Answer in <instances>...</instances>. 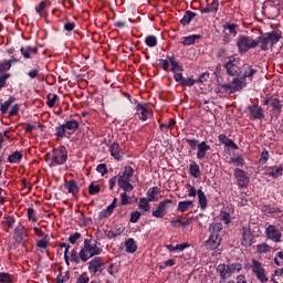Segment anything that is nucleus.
Masks as SVG:
<instances>
[{"instance_id": "5", "label": "nucleus", "mask_w": 283, "mask_h": 283, "mask_svg": "<svg viewBox=\"0 0 283 283\" xmlns=\"http://www.w3.org/2000/svg\"><path fill=\"white\" fill-rule=\"evenodd\" d=\"M259 44H260V41L254 40L253 38L248 35H239L237 39V48L240 54H247L249 50H253L254 48H258Z\"/></svg>"}, {"instance_id": "46", "label": "nucleus", "mask_w": 283, "mask_h": 283, "mask_svg": "<svg viewBox=\"0 0 283 283\" xmlns=\"http://www.w3.org/2000/svg\"><path fill=\"white\" fill-rule=\"evenodd\" d=\"M120 205L123 207H125L127 205H132V197H129L127 192L120 193Z\"/></svg>"}, {"instance_id": "41", "label": "nucleus", "mask_w": 283, "mask_h": 283, "mask_svg": "<svg viewBox=\"0 0 283 283\" xmlns=\"http://www.w3.org/2000/svg\"><path fill=\"white\" fill-rule=\"evenodd\" d=\"M145 44L148 48H156V45H158V38H156V35H148L145 39Z\"/></svg>"}, {"instance_id": "38", "label": "nucleus", "mask_w": 283, "mask_h": 283, "mask_svg": "<svg viewBox=\"0 0 283 283\" xmlns=\"http://www.w3.org/2000/svg\"><path fill=\"white\" fill-rule=\"evenodd\" d=\"M189 171L192 178H200V175H201L200 166H198L195 161L190 164Z\"/></svg>"}, {"instance_id": "6", "label": "nucleus", "mask_w": 283, "mask_h": 283, "mask_svg": "<svg viewBox=\"0 0 283 283\" xmlns=\"http://www.w3.org/2000/svg\"><path fill=\"white\" fill-rule=\"evenodd\" d=\"M77 129L78 122H76L75 119H70L65 124H62L55 128V135L57 138H65V136L74 134Z\"/></svg>"}, {"instance_id": "20", "label": "nucleus", "mask_w": 283, "mask_h": 283, "mask_svg": "<svg viewBox=\"0 0 283 283\" xmlns=\"http://www.w3.org/2000/svg\"><path fill=\"white\" fill-rule=\"evenodd\" d=\"M283 174L282 166H272L265 169V176H270V178H280Z\"/></svg>"}, {"instance_id": "12", "label": "nucleus", "mask_w": 283, "mask_h": 283, "mask_svg": "<svg viewBox=\"0 0 283 283\" xmlns=\"http://www.w3.org/2000/svg\"><path fill=\"white\" fill-rule=\"evenodd\" d=\"M171 199H164L157 206V209L153 211L154 218H163L165 213H167V209H169V205H171Z\"/></svg>"}, {"instance_id": "30", "label": "nucleus", "mask_w": 283, "mask_h": 283, "mask_svg": "<svg viewBox=\"0 0 283 283\" xmlns=\"http://www.w3.org/2000/svg\"><path fill=\"white\" fill-rule=\"evenodd\" d=\"M196 19V12L193 11H186L184 18L180 20L181 25H189L191 21Z\"/></svg>"}, {"instance_id": "2", "label": "nucleus", "mask_w": 283, "mask_h": 283, "mask_svg": "<svg viewBox=\"0 0 283 283\" xmlns=\"http://www.w3.org/2000/svg\"><path fill=\"white\" fill-rule=\"evenodd\" d=\"M101 253H103V249L98 247L97 240L85 239L84 245L80 250L78 255L82 262H87V260H91V258L96 255H101Z\"/></svg>"}, {"instance_id": "39", "label": "nucleus", "mask_w": 283, "mask_h": 283, "mask_svg": "<svg viewBox=\"0 0 283 283\" xmlns=\"http://www.w3.org/2000/svg\"><path fill=\"white\" fill-rule=\"evenodd\" d=\"M258 41L259 43H261V50H263V52H266V50H269V45H271V42L266 33L263 36H259Z\"/></svg>"}, {"instance_id": "48", "label": "nucleus", "mask_w": 283, "mask_h": 283, "mask_svg": "<svg viewBox=\"0 0 283 283\" xmlns=\"http://www.w3.org/2000/svg\"><path fill=\"white\" fill-rule=\"evenodd\" d=\"M156 191H158V187L149 188L147 191V196H148L147 200H149L150 202H157L158 199L154 197V193H156Z\"/></svg>"}, {"instance_id": "42", "label": "nucleus", "mask_w": 283, "mask_h": 283, "mask_svg": "<svg viewBox=\"0 0 283 283\" xmlns=\"http://www.w3.org/2000/svg\"><path fill=\"white\" fill-rule=\"evenodd\" d=\"M14 282V276L10 273L0 272V283H11Z\"/></svg>"}, {"instance_id": "37", "label": "nucleus", "mask_w": 283, "mask_h": 283, "mask_svg": "<svg viewBox=\"0 0 283 283\" xmlns=\"http://www.w3.org/2000/svg\"><path fill=\"white\" fill-rule=\"evenodd\" d=\"M198 39H202L200 34L188 35L184 38L182 45H193Z\"/></svg>"}, {"instance_id": "19", "label": "nucleus", "mask_w": 283, "mask_h": 283, "mask_svg": "<svg viewBox=\"0 0 283 283\" xmlns=\"http://www.w3.org/2000/svg\"><path fill=\"white\" fill-rule=\"evenodd\" d=\"M198 196V202H199V209L201 211H207V207L209 205V200L207 199V195H205V191L202 189L197 190Z\"/></svg>"}, {"instance_id": "22", "label": "nucleus", "mask_w": 283, "mask_h": 283, "mask_svg": "<svg viewBox=\"0 0 283 283\" xmlns=\"http://www.w3.org/2000/svg\"><path fill=\"white\" fill-rule=\"evenodd\" d=\"M265 34L270 41V45H275L276 43L280 42V39H282V31H280V30H274V31L268 32Z\"/></svg>"}, {"instance_id": "9", "label": "nucleus", "mask_w": 283, "mask_h": 283, "mask_svg": "<svg viewBox=\"0 0 283 283\" xmlns=\"http://www.w3.org/2000/svg\"><path fill=\"white\" fill-rule=\"evenodd\" d=\"M234 178L239 189H247V187H249V182H251L249 174L240 168L234 169Z\"/></svg>"}, {"instance_id": "61", "label": "nucleus", "mask_w": 283, "mask_h": 283, "mask_svg": "<svg viewBox=\"0 0 283 283\" xmlns=\"http://www.w3.org/2000/svg\"><path fill=\"white\" fill-rule=\"evenodd\" d=\"M196 81L197 83H207L209 81V72L201 73Z\"/></svg>"}, {"instance_id": "45", "label": "nucleus", "mask_w": 283, "mask_h": 283, "mask_svg": "<svg viewBox=\"0 0 283 283\" xmlns=\"http://www.w3.org/2000/svg\"><path fill=\"white\" fill-rule=\"evenodd\" d=\"M223 30H229L230 34H238V24H233V23H229V22H226L223 25H222Z\"/></svg>"}, {"instance_id": "15", "label": "nucleus", "mask_w": 283, "mask_h": 283, "mask_svg": "<svg viewBox=\"0 0 283 283\" xmlns=\"http://www.w3.org/2000/svg\"><path fill=\"white\" fill-rule=\"evenodd\" d=\"M88 271L91 273H101L103 271V259L101 256H95L88 262Z\"/></svg>"}, {"instance_id": "55", "label": "nucleus", "mask_w": 283, "mask_h": 283, "mask_svg": "<svg viewBox=\"0 0 283 283\" xmlns=\"http://www.w3.org/2000/svg\"><path fill=\"white\" fill-rule=\"evenodd\" d=\"M81 238H82L81 232H75L69 237V242L70 244H76V242H78Z\"/></svg>"}, {"instance_id": "60", "label": "nucleus", "mask_w": 283, "mask_h": 283, "mask_svg": "<svg viewBox=\"0 0 283 283\" xmlns=\"http://www.w3.org/2000/svg\"><path fill=\"white\" fill-rule=\"evenodd\" d=\"M189 243L177 244L175 245V253H181V251H185V249H189Z\"/></svg>"}, {"instance_id": "54", "label": "nucleus", "mask_w": 283, "mask_h": 283, "mask_svg": "<svg viewBox=\"0 0 283 283\" xmlns=\"http://www.w3.org/2000/svg\"><path fill=\"white\" fill-rule=\"evenodd\" d=\"M208 8H210V12H212V14H218V10L220 8V1L213 0L211 4L208 6Z\"/></svg>"}, {"instance_id": "10", "label": "nucleus", "mask_w": 283, "mask_h": 283, "mask_svg": "<svg viewBox=\"0 0 283 283\" xmlns=\"http://www.w3.org/2000/svg\"><path fill=\"white\" fill-rule=\"evenodd\" d=\"M265 235H266L268 240H271L272 242H275L276 244L282 242V232L274 224H270L265 229Z\"/></svg>"}, {"instance_id": "17", "label": "nucleus", "mask_w": 283, "mask_h": 283, "mask_svg": "<svg viewBox=\"0 0 283 283\" xmlns=\"http://www.w3.org/2000/svg\"><path fill=\"white\" fill-rule=\"evenodd\" d=\"M111 156H114L116 160H120L123 156H125V151L123 150V147H120V144L113 143L109 146Z\"/></svg>"}, {"instance_id": "24", "label": "nucleus", "mask_w": 283, "mask_h": 283, "mask_svg": "<svg viewBox=\"0 0 283 283\" xmlns=\"http://www.w3.org/2000/svg\"><path fill=\"white\" fill-rule=\"evenodd\" d=\"M20 52L24 59H32V54H39V46L21 48Z\"/></svg>"}, {"instance_id": "58", "label": "nucleus", "mask_w": 283, "mask_h": 283, "mask_svg": "<svg viewBox=\"0 0 283 283\" xmlns=\"http://www.w3.org/2000/svg\"><path fill=\"white\" fill-rule=\"evenodd\" d=\"M140 216H142L140 211H133L130 213V222L135 224L136 222H138V220H140Z\"/></svg>"}, {"instance_id": "51", "label": "nucleus", "mask_w": 283, "mask_h": 283, "mask_svg": "<svg viewBox=\"0 0 283 283\" xmlns=\"http://www.w3.org/2000/svg\"><path fill=\"white\" fill-rule=\"evenodd\" d=\"M12 67V60L11 61H6V62H0V74H3V72H8Z\"/></svg>"}, {"instance_id": "32", "label": "nucleus", "mask_w": 283, "mask_h": 283, "mask_svg": "<svg viewBox=\"0 0 283 283\" xmlns=\"http://www.w3.org/2000/svg\"><path fill=\"white\" fill-rule=\"evenodd\" d=\"M14 101H17V97L10 96L8 101L0 105V112L2 114H8V109H10V106L12 105V103H14Z\"/></svg>"}, {"instance_id": "8", "label": "nucleus", "mask_w": 283, "mask_h": 283, "mask_svg": "<svg viewBox=\"0 0 283 283\" xmlns=\"http://www.w3.org/2000/svg\"><path fill=\"white\" fill-rule=\"evenodd\" d=\"M252 273L255 275L256 280L261 283L269 282V277H266V270L262 266L260 261L253 259L251 264Z\"/></svg>"}, {"instance_id": "52", "label": "nucleus", "mask_w": 283, "mask_h": 283, "mask_svg": "<svg viewBox=\"0 0 283 283\" xmlns=\"http://www.w3.org/2000/svg\"><path fill=\"white\" fill-rule=\"evenodd\" d=\"M99 191H101V186L94 185V182H92L88 186V193H90V196H96V193H99Z\"/></svg>"}, {"instance_id": "47", "label": "nucleus", "mask_w": 283, "mask_h": 283, "mask_svg": "<svg viewBox=\"0 0 283 283\" xmlns=\"http://www.w3.org/2000/svg\"><path fill=\"white\" fill-rule=\"evenodd\" d=\"M158 61H159L158 65L161 67V70H164V72H169V63H171L169 61V57H167L166 55V60L159 59Z\"/></svg>"}, {"instance_id": "7", "label": "nucleus", "mask_w": 283, "mask_h": 283, "mask_svg": "<svg viewBox=\"0 0 283 283\" xmlns=\"http://www.w3.org/2000/svg\"><path fill=\"white\" fill-rule=\"evenodd\" d=\"M240 62L235 59V56H228V61L223 64V67L228 74V76H240Z\"/></svg>"}, {"instance_id": "28", "label": "nucleus", "mask_w": 283, "mask_h": 283, "mask_svg": "<svg viewBox=\"0 0 283 283\" xmlns=\"http://www.w3.org/2000/svg\"><path fill=\"white\" fill-rule=\"evenodd\" d=\"M229 165H232L233 167H244V157H242V155H233L230 157Z\"/></svg>"}, {"instance_id": "11", "label": "nucleus", "mask_w": 283, "mask_h": 283, "mask_svg": "<svg viewBox=\"0 0 283 283\" xmlns=\"http://www.w3.org/2000/svg\"><path fill=\"white\" fill-rule=\"evenodd\" d=\"M248 112L251 120H264L265 118L264 109L255 104L248 105Z\"/></svg>"}, {"instance_id": "31", "label": "nucleus", "mask_w": 283, "mask_h": 283, "mask_svg": "<svg viewBox=\"0 0 283 283\" xmlns=\"http://www.w3.org/2000/svg\"><path fill=\"white\" fill-rule=\"evenodd\" d=\"M134 176V168L132 166H126L124 168L123 175L118 178V180H132Z\"/></svg>"}, {"instance_id": "18", "label": "nucleus", "mask_w": 283, "mask_h": 283, "mask_svg": "<svg viewBox=\"0 0 283 283\" xmlns=\"http://www.w3.org/2000/svg\"><path fill=\"white\" fill-rule=\"evenodd\" d=\"M258 74V69L252 67L249 64H244L243 65V75L241 77H243V81H253V76Z\"/></svg>"}, {"instance_id": "14", "label": "nucleus", "mask_w": 283, "mask_h": 283, "mask_svg": "<svg viewBox=\"0 0 283 283\" xmlns=\"http://www.w3.org/2000/svg\"><path fill=\"white\" fill-rule=\"evenodd\" d=\"M135 109L136 116H138L139 120H147V118L151 116V112L146 104L137 103Z\"/></svg>"}, {"instance_id": "26", "label": "nucleus", "mask_w": 283, "mask_h": 283, "mask_svg": "<svg viewBox=\"0 0 283 283\" xmlns=\"http://www.w3.org/2000/svg\"><path fill=\"white\" fill-rule=\"evenodd\" d=\"M189 209H193V200L178 202L177 211H179V213H185V211H189Z\"/></svg>"}, {"instance_id": "50", "label": "nucleus", "mask_w": 283, "mask_h": 283, "mask_svg": "<svg viewBox=\"0 0 283 283\" xmlns=\"http://www.w3.org/2000/svg\"><path fill=\"white\" fill-rule=\"evenodd\" d=\"M256 252L259 253H270L271 252V247L266 243H261L256 245Z\"/></svg>"}, {"instance_id": "21", "label": "nucleus", "mask_w": 283, "mask_h": 283, "mask_svg": "<svg viewBox=\"0 0 283 283\" xmlns=\"http://www.w3.org/2000/svg\"><path fill=\"white\" fill-rule=\"evenodd\" d=\"M232 85V94H235V92H240L243 87H247V81L243 80V77H234L231 82Z\"/></svg>"}, {"instance_id": "16", "label": "nucleus", "mask_w": 283, "mask_h": 283, "mask_svg": "<svg viewBox=\"0 0 283 283\" xmlns=\"http://www.w3.org/2000/svg\"><path fill=\"white\" fill-rule=\"evenodd\" d=\"M217 273L219 274L220 282H227L231 277V272L229 271V265L221 263L216 268Z\"/></svg>"}, {"instance_id": "44", "label": "nucleus", "mask_w": 283, "mask_h": 283, "mask_svg": "<svg viewBox=\"0 0 283 283\" xmlns=\"http://www.w3.org/2000/svg\"><path fill=\"white\" fill-rule=\"evenodd\" d=\"M69 259L71 262H74L75 264H81V256L76 252V250H72L69 252Z\"/></svg>"}, {"instance_id": "63", "label": "nucleus", "mask_w": 283, "mask_h": 283, "mask_svg": "<svg viewBox=\"0 0 283 283\" xmlns=\"http://www.w3.org/2000/svg\"><path fill=\"white\" fill-rule=\"evenodd\" d=\"M96 171L101 174V176H104L105 174H107V165L105 164L97 165Z\"/></svg>"}, {"instance_id": "27", "label": "nucleus", "mask_w": 283, "mask_h": 283, "mask_svg": "<svg viewBox=\"0 0 283 283\" xmlns=\"http://www.w3.org/2000/svg\"><path fill=\"white\" fill-rule=\"evenodd\" d=\"M125 248L126 253H136V251H138V244L136 243V240H134V238H129L126 240Z\"/></svg>"}, {"instance_id": "49", "label": "nucleus", "mask_w": 283, "mask_h": 283, "mask_svg": "<svg viewBox=\"0 0 283 283\" xmlns=\"http://www.w3.org/2000/svg\"><path fill=\"white\" fill-rule=\"evenodd\" d=\"M66 189H69V193H76V191H78V186L76 185V181L71 180L69 181V184L66 185Z\"/></svg>"}, {"instance_id": "56", "label": "nucleus", "mask_w": 283, "mask_h": 283, "mask_svg": "<svg viewBox=\"0 0 283 283\" xmlns=\"http://www.w3.org/2000/svg\"><path fill=\"white\" fill-rule=\"evenodd\" d=\"M41 72V69L36 66L35 69H32L31 71L28 72V76L30 78H39V73Z\"/></svg>"}, {"instance_id": "35", "label": "nucleus", "mask_w": 283, "mask_h": 283, "mask_svg": "<svg viewBox=\"0 0 283 283\" xmlns=\"http://www.w3.org/2000/svg\"><path fill=\"white\" fill-rule=\"evenodd\" d=\"M251 240H252L251 230L243 229V232H242V244H243V247H251Z\"/></svg>"}, {"instance_id": "29", "label": "nucleus", "mask_w": 283, "mask_h": 283, "mask_svg": "<svg viewBox=\"0 0 283 283\" xmlns=\"http://www.w3.org/2000/svg\"><path fill=\"white\" fill-rule=\"evenodd\" d=\"M14 235L19 238L22 242H25L28 240V230L23 226H19L14 229Z\"/></svg>"}, {"instance_id": "40", "label": "nucleus", "mask_w": 283, "mask_h": 283, "mask_svg": "<svg viewBox=\"0 0 283 283\" xmlns=\"http://www.w3.org/2000/svg\"><path fill=\"white\" fill-rule=\"evenodd\" d=\"M227 265L228 270L230 271V275H232L233 273H240V271H242L243 269L242 263H230Z\"/></svg>"}, {"instance_id": "25", "label": "nucleus", "mask_w": 283, "mask_h": 283, "mask_svg": "<svg viewBox=\"0 0 283 283\" xmlns=\"http://www.w3.org/2000/svg\"><path fill=\"white\" fill-rule=\"evenodd\" d=\"M271 107L274 116H280L282 114V102L277 97H272Z\"/></svg>"}, {"instance_id": "59", "label": "nucleus", "mask_w": 283, "mask_h": 283, "mask_svg": "<svg viewBox=\"0 0 283 283\" xmlns=\"http://www.w3.org/2000/svg\"><path fill=\"white\" fill-rule=\"evenodd\" d=\"M269 158H270L269 150L264 149L261 154V159H260L261 165H266Z\"/></svg>"}, {"instance_id": "64", "label": "nucleus", "mask_w": 283, "mask_h": 283, "mask_svg": "<svg viewBox=\"0 0 283 283\" xmlns=\"http://www.w3.org/2000/svg\"><path fill=\"white\" fill-rule=\"evenodd\" d=\"M76 283H90V276L82 274L76 279Z\"/></svg>"}, {"instance_id": "3", "label": "nucleus", "mask_w": 283, "mask_h": 283, "mask_svg": "<svg viewBox=\"0 0 283 283\" xmlns=\"http://www.w3.org/2000/svg\"><path fill=\"white\" fill-rule=\"evenodd\" d=\"M222 230V223L214 222L209 227V238L205 243L208 251H216L222 244V238H220V231Z\"/></svg>"}, {"instance_id": "43", "label": "nucleus", "mask_w": 283, "mask_h": 283, "mask_svg": "<svg viewBox=\"0 0 283 283\" xmlns=\"http://www.w3.org/2000/svg\"><path fill=\"white\" fill-rule=\"evenodd\" d=\"M56 101H59V95L49 93L46 96V105L48 107H54L56 105Z\"/></svg>"}, {"instance_id": "57", "label": "nucleus", "mask_w": 283, "mask_h": 283, "mask_svg": "<svg viewBox=\"0 0 283 283\" xmlns=\"http://www.w3.org/2000/svg\"><path fill=\"white\" fill-rule=\"evenodd\" d=\"M221 220H222V222H224V224H230L231 223V214L227 211H222Z\"/></svg>"}, {"instance_id": "33", "label": "nucleus", "mask_w": 283, "mask_h": 283, "mask_svg": "<svg viewBox=\"0 0 283 283\" xmlns=\"http://www.w3.org/2000/svg\"><path fill=\"white\" fill-rule=\"evenodd\" d=\"M21 158H23V153L15 150L13 154H11L8 157V161L13 165H17V164L21 163Z\"/></svg>"}, {"instance_id": "13", "label": "nucleus", "mask_w": 283, "mask_h": 283, "mask_svg": "<svg viewBox=\"0 0 283 283\" xmlns=\"http://www.w3.org/2000/svg\"><path fill=\"white\" fill-rule=\"evenodd\" d=\"M195 220H198V217H190L188 219H185L182 217H177L176 219H172L170 221L171 227H175L177 229H180V227H189V224H192Z\"/></svg>"}, {"instance_id": "23", "label": "nucleus", "mask_w": 283, "mask_h": 283, "mask_svg": "<svg viewBox=\"0 0 283 283\" xmlns=\"http://www.w3.org/2000/svg\"><path fill=\"white\" fill-rule=\"evenodd\" d=\"M197 158L199 160H202V158H205V156H207V153L209 151V149H211V146L207 145V143H199L197 144Z\"/></svg>"}, {"instance_id": "62", "label": "nucleus", "mask_w": 283, "mask_h": 283, "mask_svg": "<svg viewBox=\"0 0 283 283\" xmlns=\"http://www.w3.org/2000/svg\"><path fill=\"white\" fill-rule=\"evenodd\" d=\"M3 224H4L8 229H10L11 227H13V226H14V217H11V216L7 217V218L4 219V221H3Z\"/></svg>"}, {"instance_id": "34", "label": "nucleus", "mask_w": 283, "mask_h": 283, "mask_svg": "<svg viewBox=\"0 0 283 283\" xmlns=\"http://www.w3.org/2000/svg\"><path fill=\"white\" fill-rule=\"evenodd\" d=\"M118 187L123 189V191H134V185L129 182L127 179H118Z\"/></svg>"}, {"instance_id": "1", "label": "nucleus", "mask_w": 283, "mask_h": 283, "mask_svg": "<svg viewBox=\"0 0 283 283\" xmlns=\"http://www.w3.org/2000/svg\"><path fill=\"white\" fill-rule=\"evenodd\" d=\"M167 59L170 62V72L174 74V80L176 83L181 85V87H193V85L197 83V81L193 77H185L182 76V72H185V66L176 60L175 54H167Z\"/></svg>"}, {"instance_id": "53", "label": "nucleus", "mask_w": 283, "mask_h": 283, "mask_svg": "<svg viewBox=\"0 0 283 283\" xmlns=\"http://www.w3.org/2000/svg\"><path fill=\"white\" fill-rule=\"evenodd\" d=\"M45 1H41L38 7H35V11L40 17H45Z\"/></svg>"}, {"instance_id": "36", "label": "nucleus", "mask_w": 283, "mask_h": 283, "mask_svg": "<svg viewBox=\"0 0 283 283\" xmlns=\"http://www.w3.org/2000/svg\"><path fill=\"white\" fill-rule=\"evenodd\" d=\"M149 202H151L149 199L140 198L138 203V209H140V211H146V212L150 211L151 206L149 205Z\"/></svg>"}, {"instance_id": "4", "label": "nucleus", "mask_w": 283, "mask_h": 283, "mask_svg": "<svg viewBox=\"0 0 283 283\" xmlns=\"http://www.w3.org/2000/svg\"><path fill=\"white\" fill-rule=\"evenodd\" d=\"M50 160V167H59V165H65L67 163V148L60 146L53 148L51 153L46 155Z\"/></svg>"}]
</instances>
